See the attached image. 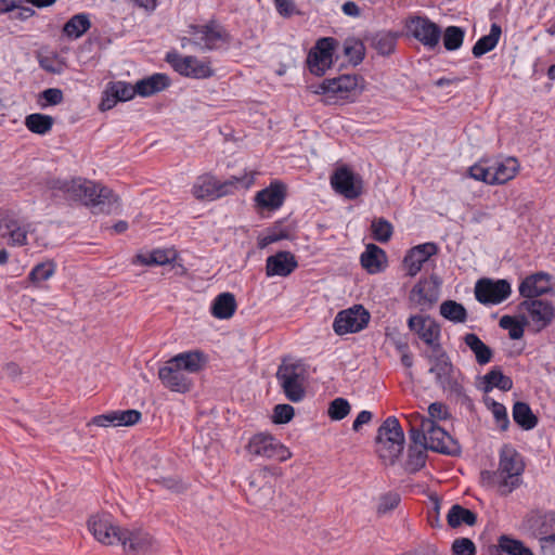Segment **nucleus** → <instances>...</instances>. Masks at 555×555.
<instances>
[{"label":"nucleus","instance_id":"1","mask_svg":"<svg viewBox=\"0 0 555 555\" xmlns=\"http://www.w3.org/2000/svg\"><path fill=\"white\" fill-rule=\"evenodd\" d=\"M46 188L51 196L81 203L94 212L112 214L119 208L118 197L111 189L82 178H51Z\"/></svg>","mask_w":555,"mask_h":555},{"label":"nucleus","instance_id":"2","mask_svg":"<svg viewBox=\"0 0 555 555\" xmlns=\"http://www.w3.org/2000/svg\"><path fill=\"white\" fill-rule=\"evenodd\" d=\"M207 363V356L201 350L176 354L158 370L163 386L171 391L185 393L193 386L192 374L201 372Z\"/></svg>","mask_w":555,"mask_h":555},{"label":"nucleus","instance_id":"3","mask_svg":"<svg viewBox=\"0 0 555 555\" xmlns=\"http://www.w3.org/2000/svg\"><path fill=\"white\" fill-rule=\"evenodd\" d=\"M525 462L521 454L512 446L505 444L500 450L496 470H482L479 482L488 489H495L501 495H508L522 481Z\"/></svg>","mask_w":555,"mask_h":555},{"label":"nucleus","instance_id":"4","mask_svg":"<svg viewBox=\"0 0 555 555\" xmlns=\"http://www.w3.org/2000/svg\"><path fill=\"white\" fill-rule=\"evenodd\" d=\"M253 183L254 176L251 173L234 176L225 181H219L215 176L205 173L195 180L192 194L197 199L214 201L233 193L238 188L248 189Z\"/></svg>","mask_w":555,"mask_h":555},{"label":"nucleus","instance_id":"5","mask_svg":"<svg viewBox=\"0 0 555 555\" xmlns=\"http://www.w3.org/2000/svg\"><path fill=\"white\" fill-rule=\"evenodd\" d=\"M520 165L515 157L480 160L469 167V177L490 185L504 184L515 178Z\"/></svg>","mask_w":555,"mask_h":555},{"label":"nucleus","instance_id":"6","mask_svg":"<svg viewBox=\"0 0 555 555\" xmlns=\"http://www.w3.org/2000/svg\"><path fill=\"white\" fill-rule=\"evenodd\" d=\"M377 452L385 462L393 463L403 451L404 434L395 416L387 417L376 436Z\"/></svg>","mask_w":555,"mask_h":555},{"label":"nucleus","instance_id":"7","mask_svg":"<svg viewBox=\"0 0 555 555\" xmlns=\"http://www.w3.org/2000/svg\"><path fill=\"white\" fill-rule=\"evenodd\" d=\"M186 33L193 34V47L202 52L222 49L231 40L227 29L215 20L206 24H192Z\"/></svg>","mask_w":555,"mask_h":555},{"label":"nucleus","instance_id":"8","mask_svg":"<svg viewBox=\"0 0 555 555\" xmlns=\"http://www.w3.org/2000/svg\"><path fill=\"white\" fill-rule=\"evenodd\" d=\"M276 378L289 401L299 402L305 397V370L299 363L283 362L276 372Z\"/></svg>","mask_w":555,"mask_h":555},{"label":"nucleus","instance_id":"9","mask_svg":"<svg viewBox=\"0 0 555 555\" xmlns=\"http://www.w3.org/2000/svg\"><path fill=\"white\" fill-rule=\"evenodd\" d=\"M247 452L257 457L276 460L284 462L291 457V452L280 443L272 435L258 433L250 437L247 446Z\"/></svg>","mask_w":555,"mask_h":555},{"label":"nucleus","instance_id":"10","mask_svg":"<svg viewBox=\"0 0 555 555\" xmlns=\"http://www.w3.org/2000/svg\"><path fill=\"white\" fill-rule=\"evenodd\" d=\"M519 309L527 313L526 322L534 332L546 328L555 319V306L546 299H526L519 304Z\"/></svg>","mask_w":555,"mask_h":555},{"label":"nucleus","instance_id":"11","mask_svg":"<svg viewBox=\"0 0 555 555\" xmlns=\"http://www.w3.org/2000/svg\"><path fill=\"white\" fill-rule=\"evenodd\" d=\"M166 61L182 76L193 79H205L214 75L210 63L196 56H182L177 52H168Z\"/></svg>","mask_w":555,"mask_h":555},{"label":"nucleus","instance_id":"12","mask_svg":"<svg viewBox=\"0 0 555 555\" xmlns=\"http://www.w3.org/2000/svg\"><path fill=\"white\" fill-rule=\"evenodd\" d=\"M268 472L259 470L248 478V487L245 490L247 500L258 508H269L272 505L275 489L270 480H267Z\"/></svg>","mask_w":555,"mask_h":555},{"label":"nucleus","instance_id":"13","mask_svg":"<svg viewBox=\"0 0 555 555\" xmlns=\"http://www.w3.org/2000/svg\"><path fill=\"white\" fill-rule=\"evenodd\" d=\"M408 33L425 48L435 49L441 38L440 27L427 16H412L406 21Z\"/></svg>","mask_w":555,"mask_h":555},{"label":"nucleus","instance_id":"14","mask_svg":"<svg viewBox=\"0 0 555 555\" xmlns=\"http://www.w3.org/2000/svg\"><path fill=\"white\" fill-rule=\"evenodd\" d=\"M332 189L347 199H356L363 193V180L346 166H340L332 173Z\"/></svg>","mask_w":555,"mask_h":555},{"label":"nucleus","instance_id":"15","mask_svg":"<svg viewBox=\"0 0 555 555\" xmlns=\"http://www.w3.org/2000/svg\"><path fill=\"white\" fill-rule=\"evenodd\" d=\"M511 293V284L504 279H481L475 285L476 299L483 305H499L506 300Z\"/></svg>","mask_w":555,"mask_h":555},{"label":"nucleus","instance_id":"16","mask_svg":"<svg viewBox=\"0 0 555 555\" xmlns=\"http://www.w3.org/2000/svg\"><path fill=\"white\" fill-rule=\"evenodd\" d=\"M88 529L96 541L105 545H117L122 530L115 524L113 516L106 513L91 516Z\"/></svg>","mask_w":555,"mask_h":555},{"label":"nucleus","instance_id":"17","mask_svg":"<svg viewBox=\"0 0 555 555\" xmlns=\"http://www.w3.org/2000/svg\"><path fill=\"white\" fill-rule=\"evenodd\" d=\"M370 321V313L362 306H354L337 313L333 330L337 335L362 331Z\"/></svg>","mask_w":555,"mask_h":555},{"label":"nucleus","instance_id":"18","mask_svg":"<svg viewBox=\"0 0 555 555\" xmlns=\"http://www.w3.org/2000/svg\"><path fill=\"white\" fill-rule=\"evenodd\" d=\"M336 44L337 41L331 37L317 41L315 47L308 54V65L312 74L322 76L331 67Z\"/></svg>","mask_w":555,"mask_h":555},{"label":"nucleus","instance_id":"19","mask_svg":"<svg viewBox=\"0 0 555 555\" xmlns=\"http://www.w3.org/2000/svg\"><path fill=\"white\" fill-rule=\"evenodd\" d=\"M119 538L117 545H121L128 555H143L155 547V541L150 533L139 528H125Z\"/></svg>","mask_w":555,"mask_h":555},{"label":"nucleus","instance_id":"20","mask_svg":"<svg viewBox=\"0 0 555 555\" xmlns=\"http://www.w3.org/2000/svg\"><path fill=\"white\" fill-rule=\"evenodd\" d=\"M421 427L427 431V449L443 454H453L455 446L452 437L440 426L433 423V420H425L424 415L417 414Z\"/></svg>","mask_w":555,"mask_h":555},{"label":"nucleus","instance_id":"21","mask_svg":"<svg viewBox=\"0 0 555 555\" xmlns=\"http://www.w3.org/2000/svg\"><path fill=\"white\" fill-rule=\"evenodd\" d=\"M518 291L526 299H540L552 291L551 275L542 271L533 273L521 281Z\"/></svg>","mask_w":555,"mask_h":555},{"label":"nucleus","instance_id":"22","mask_svg":"<svg viewBox=\"0 0 555 555\" xmlns=\"http://www.w3.org/2000/svg\"><path fill=\"white\" fill-rule=\"evenodd\" d=\"M358 88V78L353 75H341L336 78L325 79L317 90V93L333 94L339 99H348L351 92Z\"/></svg>","mask_w":555,"mask_h":555},{"label":"nucleus","instance_id":"23","mask_svg":"<svg viewBox=\"0 0 555 555\" xmlns=\"http://www.w3.org/2000/svg\"><path fill=\"white\" fill-rule=\"evenodd\" d=\"M298 267L295 256L291 251H279L266 260V274L272 276H288Z\"/></svg>","mask_w":555,"mask_h":555},{"label":"nucleus","instance_id":"24","mask_svg":"<svg viewBox=\"0 0 555 555\" xmlns=\"http://www.w3.org/2000/svg\"><path fill=\"white\" fill-rule=\"evenodd\" d=\"M408 326L428 346H434L440 336L439 325L429 317L412 315Z\"/></svg>","mask_w":555,"mask_h":555},{"label":"nucleus","instance_id":"25","mask_svg":"<svg viewBox=\"0 0 555 555\" xmlns=\"http://www.w3.org/2000/svg\"><path fill=\"white\" fill-rule=\"evenodd\" d=\"M439 298V284L434 281L418 282L411 291L410 299L422 311L429 309Z\"/></svg>","mask_w":555,"mask_h":555},{"label":"nucleus","instance_id":"26","mask_svg":"<svg viewBox=\"0 0 555 555\" xmlns=\"http://www.w3.org/2000/svg\"><path fill=\"white\" fill-rule=\"evenodd\" d=\"M438 251V247L435 243H424L413 247L409 254L404 257V264L411 276L416 275L423 264Z\"/></svg>","mask_w":555,"mask_h":555},{"label":"nucleus","instance_id":"27","mask_svg":"<svg viewBox=\"0 0 555 555\" xmlns=\"http://www.w3.org/2000/svg\"><path fill=\"white\" fill-rule=\"evenodd\" d=\"M29 224H23L15 219H8L0 228L1 235L12 246H24L27 244Z\"/></svg>","mask_w":555,"mask_h":555},{"label":"nucleus","instance_id":"28","mask_svg":"<svg viewBox=\"0 0 555 555\" xmlns=\"http://www.w3.org/2000/svg\"><path fill=\"white\" fill-rule=\"evenodd\" d=\"M452 372L453 365L446 353L438 356L435 364L429 369V373L435 375L437 384L443 389L453 388Z\"/></svg>","mask_w":555,"mask_h":555},{"label":"nucleus","instance_id":"29","mask_svg":"<svg viewBox=\"0 0 555 555\" xmlns=\"http://www.w3.org/2000/svg\"><path fill=\"white\" fill-rule=\"evenodd\" d=\"M385 251L374 244L366 246L361 255V264L371 274L380 272L385 268Z\"/></svg>","mask_w":555,"mask_h":555},{"label":"nucleus","instance_id":"30","mask_svg":"<svg viewBox=\"0 0 555 555\" xmlns=\"http://www.w3.org/2000/svg\"><path fill=\"white\" fill-rule=\"evenodd\" d=\"M236 310V300L231 293H221L212 301L211 314L219 320L230 319Z\"/></svg>","mask_w":555,"mask_h":555},{"label":"nucleus","instance_id":"31","mask_svg":"<svg viewBox=\"0 0 555 555\" xmlns=\"http://www.w3.org/2000/svg\"><path fill=\"white\" fill-rule=\"evenodd\" d=\"M256 202L263 208L276 209L284 202V190L281 184H271L259 191L256 195Z\"/></svg>","mask_w":555,"mask_h":555},{"label":"nucleus","instance_id":"32","mask_svg":"<svg viewBox=\"0 0 555 555\" xmlns=\"http://www.w3.org/2000/svg\"><path fill=\"white\" fill-rule=\"evenodd\" d=\"M135 85L139 95L150 96L166 89L169 86V79L164 74H154L147 78L139 80Z\"/></svg>","mask_w":555,"mask_h":555},{"label":"nucleus","instance_id":"33","mask_svg":"<svg viewBox=\"0 0 555 555\" xmlns=\"http://www.w3.org/2000/svg\"><path fill=\"white\" fill-rule=\"evenodd\" d=\"M463 339L466 346L475 354L476 361L479 365H486L491 361L493 357L491 348L488 347L476 334L467 333Z\"/></svg>","mask_w":555,"mask_h":555},{"label":"nucleus","instance_id":"34","mask_svg":"<svg viewBox=\"0 0 555 555\" xmlns=\"http://www.w3.org/2000/svg\"><path fill=\"white\" fill-rule=\"evenodd\" d=\"M501 34H502V29H501L500 25H498L495 23L492 24L491 28H490V33L488 35L479 38L477 40V42L475 43V46L473 47V50H472L473 55L475 57H480L483 54L492 51L496 47V44L500 40Z\"/></svg>","mask_w":555,"mask_h":555},{"label":"nucleus","instance_id":"35","mask_svg":"<svg viewBox=\"0 0 555 555\" xmlns=\"http://www.w3.org/2000/svg\"><path fill=\"white\" fill-rule=\"evenodd\" d=\"M91 27L87 13H78L72 16L64 25L63 33L70 39H78Z\"/></svg>","mask_w":555,"mask_h":555},{"label":"nucleus","instance_id":"36","mask_svg":"<svg viewBox=\"0 0 555 555\" xmlns=\"http://www.w3.org/2000/svg\"><path fill=\"white\" fill-rule=\"evenodd\" d=\"M483 390L486 392L491 391L493 388L507 391L513 387V380L511 377L503 374L500 367H493L483 377Z\"/></svg>","mask_w":555,"mask_h":555},{"label":"nucleus","instance_id":"37","mask_svg":"<svg viewBox=\"0 0 555 555\" xmlns=\"http://www.w3.org/2000/svg\"><path fill=\"white\" fill-rule=\"evenodd\" d=\"M447 520L450 527L456 528L461 525L474 526L477 515L459 504L452 505L448 512Z\"/></svg>","mask_w":555,"mask_h":555},{"label":"nucleus","instance_id":"38","mask_svg":"<svg viewBox=\"0 0 555 555\" xmlns=\"http://www.w3.org/2000/svg\"><path fill=\"white\" fill-rule=\"evenodd\" d=\"M513 418L522 429H533L538 424V417L525 402H516L513 406Z\"/></svg>","mask_w":555,"mask_h":555},{"label":"nucleus","instance_id":"39","mask_svg":"<svg viewBox=\"0 0 555 555\" xmlns=\"http://www.w3.org/2000/svg\"><path fill=\"white\" fill-rule=\"evenodd\" d=\"M176 258V251L172 249H154L146 254L137 256L138 262L145 266H164Z\"/></svg>","mask_w":555,"mask_h":555},{"label":"nucleus","instance_id":"40","mask_svg":"<svg viewBox=\"0 0 555 555\" xmlns=\"http://www.w3.org/2000/svg\"><path fill=\"white\" fill-rule=\"evenodd\" d=\"M53 118L49 115L34 113L25 118L27 129L37 134H47L53 126Z\"/></svg>","mask_w":555,"mask_h":555},{"label":"nucleus","instance_id":"41","mask_svg":"<svg viewBox=\"0 0 555 555\" xmlns=\"http://www.w3.org/2000/svg\"><path fill=\"white\" fill-rule=\"evenodd\" d=\"M440 314L453 323H464L467 320L465 307L454 300L443 301L440 305Z\"/></svg>","mask_w":555,"mask_h":555},{"label":"nucleus","instance_id":"42","mask_svg":"<svg viewBox=\"0 0 555 555\" xmlns=\"http://www.w3.org/2000/svg\"><path fill=\"white\" fill-rule=\"evenodd\" d=\"M56 271V264L52 260L37 263L29 272L28 280L36 286L51 279Z\"/></svg>","mask_w":555,"mask_h":555},{"label":"nucleus","instance_id":"43","mask_svg":"<svg viewBox=\"0 0 555 555\" xmlns=\"http://www.w3.org/2000/svg\"><path fill=\"white\" fill-rule=\"evenodd\" d=\"M547 516L540 513H531L524 520L522 527L525 530L530 532L533 537L542 538L546 537L547 528Z\"/></svg>","mask_w":555,"mask_h":555},{"label":"nucleus","instance_id":"44","mask_svg":"<svg viewBox=\"0 0 555 555\" xmlns=\"http://www.w3.org/2000/svg\"><path fill=\"white\" fill-rule=\"evenodd\" d=\"M465 30L459 26H448L443 31V46L448 51L459 50L464 41Z\"/></svg>","mask_w":555,"mask_h":555},{"label":"nucleus","instance_id":"45","mask_svg":"<svg viewBox=\"0 0 555 555\" xmlns=\"http://www.w3.org/2000/svg\"><path fill=\"white\" fill-rule=\"evenodd\" d=\"M485 403L488 406V409L491 411L496 425L501 428V430H506L509 425V420L507 415L506 408L495 400L491 398H486Z\"/></svg>","mask_w":555,"mask_h":555},{"label":"nucleus","instance_id":"46","mask_svg":"<svg viewBox=\"0 0 555 555\" xmlns=\"http://www.w3.org/2000/svg\"><path fill=\"white\" fill-rule=\"evenodd\" d=\"M499 546L507 555H533L530 548L526 547L520 541L508 537H501Z\"/></svg>","mask_w":555,"mask_h":555},{"label":"nucleus","instance_id":"47","mask_svg":"<svg viewBox=\"0 0 555 555\" xmlns=\"http://www.w3.org/2000/svg\"><path fill=\"white\" fill-rule=\"evenodd\" d=\"M109 92L113 96L121 102L129 101L135 94H138L137 85L132 86L131 83L125 81H116L112 83L109 87Z\"/></svg>","mask_w":555,"mask_h":555},{"label":"nucleus","instance_id":"48","mask_svg":"<svg viewBox=\"0 0 555 555\" xmlns=\"http://www.w3.org/2000/svg\"><path fill=\"white\" fill-rule=\"evenodd\" d=\"M417 414L418 413L409 415L410 423H411L410 437H411V440L415 444H420L426 450L427 449V431H425L424 428L421 427V421H418L416 418Z\"/></svg>","mask_w":555,"mask_h":555},{"label":"nucleus","instance_id":"49","mask_svg":"<svg viewBox=\"0 0 555 555\" xmlns=\"http://www.w3.org/2000/svg\"><path fill=\"white\" fill-rule=\"evenodd\" d=\"M372 232L376 241L386 243L392 235V225L384 218H379L372 222Z\"/></svg>","mask_w":555,"mask_h":555},{"label":"nucleus","instance_id":"50","mask_svg":"<svg viewBox=\"0 0 555 555\" xmlns=\"http://www.w3.org/2000/svg\"><path fill=\"white\" fill-rule=\"evenodd\" d=\"M350 412V404L344 398L334 399L328 405V416L333 421H340L345 418Z\"/></svg>","mask_w":555,"mask_h":555},{"label":"nucleus","instance_id":"51","mask_svg":"<svg viewBox=\"0 0 555 555\" xmlns=\"http://www.w3.org/2000/svg\"><path fill=\"white\" fill-rule=\"evenodd\" d=\"M499 324L502 328L508 331L512 339H520L524 336V324L511 315H503Z\"/></svg>","mask_w":555,"mask_h":555},{"label":"nucleus","instance_id":"52","mask_svg":"<svg viewBox=\"0 0 555 555\" xmlns=\"http://www.w3.org/2000/svg\"><path fill=\"white\" fill-rule=\"evenodd\" d=\"M396 46V38L390 34H379L374 39V47L383 54H390Z\"/></svg>","mask_w":555,"mask_h":555},{"label":"nucleus","instance_id":"53","mask_svg":"<svg viewBox=\"0 0 555 555\" xmlns=\"http://www.w3.org/2000/svg\"><path fill=\"white\" fill-rule=\"evenodd\" d=\"M453 555H475L476 546L468 538H457L452 543Z\"/></svg>","mask_w":555,"mask_h":555},{"label":"nucleus","instance_id":"54","mask_svg":"<svg viewBox=\"0 0 555 555\" xmlns=\"http://www.w3.org/2000/svg\"><path fill=\"white\" fill-rule=\"evenodd\" d=\"M426 463V451L417 448H410L408 456V468L411 470L421 469Z\"/></svg>","mask_w":555,"mask_h":555},{"label":"nucleus","instance_id":"55","mask_svg":"<svg viewBox=\"0 0 555 555\" xmlns=\"http://www.w3.org/2000/svg\"><path fill=\"white\" fill-rule=\"evenodd\" d=\"M287 237H288V234L286 231L272 229V230L268 231L267 234H264L258 238L257 245L260 249H263L267 246H269L270 244L279 242L281 240H285Z\"/></svg>","mask_w":555,"mask_h":555},{"label":"nucleus","instance_id":"56","mask_svg":"<svg viewBox=\"0 0 555 555\" xmlns=\"http://www.w3.org/2000/svg\"><path fill=\"white\" fill-rule=\"evenodd\" d=\"M294 416V408L289 404H278L273 410V422L275 424H286Z\"/></svg>","mask_w":555,"mask_h":555},{"label":"nucleus","instance_id":"57","mask_svg":"<svg viewBox=\"0 0 555 555\" xmlns=\"http://www.w3.org/2000/svg\"><path fill=\"white\" fill-rule=\"evenodd\" d=\"M400 496L397 493H387L379 499L377 513L383 515L398 506Z\"/></svg>","mask_w":555,"mask_h":555},{"label":"nucleus","instance_id":"58","mask_svg":"<svg viewBox=\"0 0 555 555\" xmlns=\"http://www.w3.org/2000/svg\"><path fill=\"white\" fill-rule=\"evenodd\" d=\"M117 412V425L118 426H132L139 423L141 420V412L138 410H126Z\"/></svg>","mask_w":555,"mask_h":555},{"label":"nucleus","instance_id":"59","mask_svg":"<svg viewBox=\"0 0 555 555\" xmlns=\"http://www.w3.org/2000/svg\"><path fill=\"white\" fill-rule=\"evenodd\" d=\"M448 408L441 402H434L428 406V417L425 416V420H433V423L436 424L437 421H444L449 418Z\"/></svg>","mask_w":555,"mask_h":555},{"label":"nucleus","instance_id":"60","mask_svg":"<svg viewBox=\"0 0 555 555\" xmlns=\"http://www.w3.org/2000/svg\"><path fill=\"white\" fill-rule=\"evenodd\" d=\"M278 13L283 17H291L298 13L294 0H273Z\"/></svg>","mask_w":555,"mask_h":555},{"label":"nucleus","instance_id":"61","mask_svg":"<svg viewBox=\"0 0 555 555\" xmlns=\"http://www.w3.org/2000/svg\"><path fill=\"white\" fill-rule=\"evenodd\" d=\"M41 99H43L46 102L41 105L42 107H44L47 105H57L62 103L64 96L61 89L49 88L41 92Z\"/></svg>","mask_w":555,"mask_h":555},{"label":"nucleus","instance_id":"62","mask_svg":"<svg viewBox=\"0 0 555 555\" xmlns=\"http://www.w3.org/2000/svg\"><path fill=\"white\" fill-rule=\"evenodd\" d=\"M92 424L100 427L118 426L117 425V412L112 411L106 414L94 416L91 421Z\"/></svg>","mask_w":555,"mask_h":555},{"label":"nucleus","instance_id":"63","mask_svg":"<svg viewBox=\"0 0 555 555\" xmlns=\"http://www.w3.org/2000/svg\"><path fill=\"white\" fill-rule=\"evenodd\" d=\"M542 555H555V533L540 538Z\"/></svg>","mask_w":555,"mask_h":555},{"label":"nucleus","instance_id":"64","mask_svg":"<svg viewBox=\"0 0 555 555\" xmlns=\"http://www.w3.org/2000/svg\"><path fill=\"white\" fill-rule=\"evenodd\" d=\"M372 420V413L370 411L363 410L361 411L352 424V429L358 431L362 425L370 423Z\"/></svg>","mask_w":555,"mask_h":555}]
</instances>
